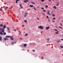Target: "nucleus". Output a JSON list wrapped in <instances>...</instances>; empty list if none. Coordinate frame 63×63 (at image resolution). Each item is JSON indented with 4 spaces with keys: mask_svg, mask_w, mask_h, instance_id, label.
I'll return each instance as SVG.
<instances>
[{
    "mask_svg": "<svg viewBox=\"0 0 63 63\" xmlns=\"http://www.w3.org/2000/svg\"><path fill=\"white\" fill-rule=\"evenodd\" d=\"M59 5V3H57V4H56V6H58Z\"/></svg>",
    "mask_w": 63,
    "mask_h": 63,
    "instance_id": "nucleus-11",
    "label": "nucleus"
},
{
    "mask_svg": "<svg viewBox=\"0 0 63 63\" xmlns=\"http://www.w3.org/2000/svg\"><path fill=\"white\" fill-rule=\"evenodd\" d=\"M38 28H40V29H43V28H44L42 27V26H38Z\"/></svg>",
    "mask_w": 63,
    "mask_h": 63,
    "instance_id": "nucleus-2",
    "label": "nucleus"
},
{
    "mask_svg": "<svg viewBox=\"0 0 63 63\" xmlns=\"http://www.w3.org/2000/svg\"><path fill=\"white\" fill-rule=\"evenodd\" d=\"M45 7H46V8H48V6L47 5H46Z\"/></svg>",
    "mask_w": 63,
    "mask_h": 63,
    "instance_id": "nucleus-18",
    "label": "nucleus"
},
{
    "mask_svg": "<svg viewBox=\"0 0 63 63\" xmlns=\"http://www.w3.org/2000/svg\"><path fill=\"white\" fill-rule=\"evenodd\" d=\"M19 39H20V40H22V38H19Z\"/></svg>",
    "mask_w": 63,
    "mask_h": 63,
    "instance_id": "nucleus-32",
    "label": "nucleus"
},
{
    "mask_svg": "<svg viewBox=\"0 0 63 63\" xmlns=\"http://www.w3.org/2000/svg\"><path fill=\"white\" fill-rule=\"evenodd\" d=\"M19 5L20 6V7H21V6H22L21 4H19Z\"/></svg>",
    "mask_w": 63,
    "mask_h": 63,
    "instance_id": "nucleus-39",
    "label": "nucleus"
},
{
    "mask_svg": "<svg viewBox=\"0 0 63 63\" xmlns=\"http://www.w3.org/2000/svg\"><path fill=\"white\" fill-rule=\"evenodd\" d=\"M60 47H61V48H63V46H61Z\"/></svg>",
    "mask_w": 63,
    "mask_h": 63,
    "instance_id": "nucleus-35",
    "label": "nucleus"
},
{
    "mask_svg": "<svg viewBox=\"0 0 63 63\" xmlns=\"http://www.w3.org/2000/svg\"><path fill=\"white\" fill-rule=\"evenodd\" d=\"M59 19H60V18H59Z\"/></svg>",
    "mask_w": 63,
    "mask_h": 63,
    "instance_id": "nucleus-63",
    "label": "nucleus"
},
{
    "mask_svg": "<svg viewBox=\"0 0 63 63\" xmlns=\"http://www.w3.org/2000/svg\"><path fill=\"white\" fill-rule=\"evenodd\" d=\"M61 26H62V23H61Z\"/></svg>",
    "mask_w": 63,
    "mask_h": 63,
    "instance_id": "nucleus-43",
    "label": "nucleus"
},
{
    "mask_svg": "<svg viewBox=\"0 0 63 63\" xmlns=\"http://www.w3.org/2000/svg\"><path fill=\"white\" fill-rule=\"evenodd\" d=\"M43 15H44V16H45V14L44 13H43Z\"/></svg>",
    "mask_w": 63,
    "mask_h": 63,
    "instance_id": "nucleus-46",
    "label": "nucleus"
},
{
    "mask_svg": "<svg viewBox=\"0 0 63 63\" xmlns=\"http://www.w3.org/2000/svg\"><path fill=\"white\" fill-rule=\"evenodd\" d=\"M53 8H54V9H57V8H56V7H55V6H54L53 7Z\"/></svg>",
    "mask_w": 63,
    "mask_h": 63,
    "instance_id": "nucleus-17",
    "label": "nucleus"
},
{
    "mask_svg": "<svg viewBox=\"0 0 63 63\" xmlns=\"http://www.w3.org/2000/svg\"><path fill=\"white\" fill-rule=\"evenodd\" d=\"M2 37L0 36V41H2Z\"/></svg>",
    "mask_w": 63,
    "mask_h": 63,
    "instance_id": "nucleus-16",
    "label": "nucleus"
},
{
    "mask_svg": "<svg viewBox=\"0 0 63 63\" xmlns=\"http://www.w3.org/2000/svg\"><path fill=\"white\" fill-rule=\"evenodd\" d=\"M26 15H25L24 16V17H26Z\"/></svg>",
    "mask_w": 63,
    "mask_h": 63,
    "instance_id": "nucleus-54",
    "label": "nucleus"
},
{
    "mask_svg": "<svg viewBox=\"0 0 63 63\" xmlns=\"http://www.w3.org/2000/svg\"><path fill=\"white\" fill-rule=\"evenodd\" d=\"M59 28H61V29H62V27L60 26H59Z\"/></svg>",
    "mask_w": 63,
    "mask_h": 63,
    "instance_id": "nucleus-26",
    "label": "nucleus"
},
{
    "mask_svg": "<svg viewBox=\"0 0 63 63\" xmlns=\"http://www.w3.org/2000/svg\"><path fill=\"white\" fill-rule=\"evenodd\" d=\"M0 27H2V26H3V24H0Z\"/></svg>",
    "mask_w": 63,
    "mask_h": 63,
    "instance_id": "nucleus-23",
    "label": "nucleus"
},
{
    "mask_svg": "<svg viewBox=\"0 0 63 63\" xmlns=\"http://www.w3.org/2000/svg\"><path fill=\"white\" fill-rule=\"evenodd\" d=\"M49 40H50V38H48V39H47V41H49Z\"/></svg>",
    "mask_w": 63,
    "mask_h": 63,
    "instance_id": "nucleus-33",
    "label": "nucleus"
},
{
    "mask_svg": "<svg viewBox=\"0 0 63 63\" xmlns=\"http://www.w3.org/2000/svg\"><path fill=\"white\" fill-rule=\"evenodd\" d=\"M54 30L56 32L55 33L56 34H58L59 33V31L57 29H54Z\"/></svg>",
    "mask_w": 63,
    "mask_h": 63,
    "instance_id": "nucleus-1",
    "label": "nucleus"
},
{
    "mask_svg": "<svg viewBox=\"0 0 63 63\" xmlns=\"http://www.w3.org/2000/svg\"><path fill=\"white\" fill-rule=\"evenodd\" d=\"M31 3H32V4H34V5H35V3L34 2H33L32 1H31Z\"/></svg>",
    "mask_w": 63,
    "mask_h": 63,
    "instance_id": "nucleus-14",
    "label": "nucleus"
},
{
    "mask_svg": "<svg viewBox=\"0 0 63 63\" xmlns=\"http://www.w3.org/2000/svg\"><path fill=\"white\" fill-rule=\"evenodd\" d=\"M18 32H19V33H21V32H20V31H18Z\"/></svg>",
    "mask_w": 63,
    "mask_h": 63,
    "instance_id": "nucleus-37",
    "label": "nucleus"
},
{
    "mask_svg": "<svg viewBox=\"0 0 63 63\" xmlns=\"http://www.w3.org/2000/svg\"><path fill=\"white\" fill-rule=\"evenodd\" d=\"M27 34H25V36H27Z\"/></svg>",
    "mask_w": 63,
    "mask_h": 63,
    "instance_id": "nucleus-52",
    "label": "nucleus"
},
{
    "mask_svg": "<svg viewBox=\"0 0 63 63\" xmlns=\"http://www.w3.org/2000/svg\"><path fill=\"white\" fill-rule=\"evenodd\" d=\"M56 28L57 29H58V27H56Z\"/></svg>",
    "mask_w": 63,
    "mask_h": 63,
    "instance_id": "nucleus-51",
    "label": "nucleus"
},
{
    "mask_svg": "<svg viewBox=\"0 0 63 63\" xmlns=\"http://www.w3.org/2000/svg\"><path fill=\"white\" fill-rule=\"evenodd\" d=\"M26 1H27V2H28V0H26Z\"/></svg>",
    "mask_w": 63,
    "mask_h": 63,
    "instance_id": "nucleus-48",
    "label": "nucleus"
},
{
    "mask_svg": "<svg viewBox=\"0 0 63 63\" xmlns=\"http://www.w3.org/2000/svg\"><path fill=\"white\" fill-rule=\"evenodd\" d=\"M11 37V36L9 35L6 36H5V38H10Z\"/></svg>",
    "mask_w": 63,
    "mask_h": 63,
    "instance_id": "nucleus-7",
    "label": "nucleus"
},
{
    "mask_svg": "<svg viewBox=\"0 0 63 63\" xmlns=\"http://www.w3.org/2000/svg\"><path fill=\"white\" fill-rule=\"evenodd\" d=\"M24 3H27V2H26V1L25 0H24Z\"/></svg>",
    "mask_w": 63,
    "mask_h": 63,
    "instance_id": "nucleus-31",
    "label": "nucleus"
},
{
    "mask_svg": "<svg viewBox=\"0 0 63 63\" xmlns=\"http://www.w3.org/2000/svg\"><path fill=\"white\" fill-rule=\"evenodd\" d=\"M52 16H55V15L54 14H52Z\"/></svg>",
    "mask_w": 63,
    "mask_h": 63,
    "instance_id": "nucleus-27",
    "label": "nucleus"
},
{
    "mask_svg": "<svg viewBox=\"0 0 63 63\" xmlns=\"http://www.w3.org/2000/svg\"><path fill=\"white\" fill-rule=\"evenodd\" d=\"M48 21H49V22H50V20L49 19H48Z\"/></svg>",
    "mask_w": 63,
    "mask_h": 63,
    "instance_id": "nucleus-36",
    "label": "nucleus"
},
{
    "mask_svg": "<svg viewBox=\"0 0 63 63\" xmlns=\"http://www.w3.org/2000/svg\"><path fill=\"white\" fill-rule=\"evenodd\" d=\"M32 51H33V52H35V50H32Z\"/></svg>",
    "mask_w": 63,
    "mask_h": 63,
    "instance_id": "nucleus-41",
    "label": "nucleus"
},
{
    "mask_svg": "<svg viewBox=\"0 0 63 63\" xmlns=\"http://www.w3.org/2000/svg\"><path fill=\"white\" fill-rule=\"evenodd\" d=\"M47 18H49L48 17V16H47Z\"/></svg>",
    "mask_w": 63,
    "mask_h": 63,
    "instance_id": "nucleus-49",
    "label": "nucleus"
},
{
    "mask_svg": "<svg viewBox=\"0 0 63 63\" xmlns=\"http://www.w3.org/2000/svg\"><path fill=\"white\" fill-rule=\"evenodd\" d=\"M47 14H48V15H49L50 16H51V14H50V13H50V10H47Z\"/></svg>",
    "mask_w": 63,
    "mask_h": 63,
    "instance_id": "nucleus-3",
    "label": "nucleus"
},
{
    "mask_svg": "<svg viewBox=\"0 0 63 63\" xmlns=\"http://www.w3.org/2000/svg\"><path fill=\"white\" fill-rule=\"evenodd\" d=\"M62 36H63V34H62Z\"/></svg>",
    "mask_w": 63,
    "mask_h": 63,
    "instance_id": "nucleus-60",
    "label": "nucleus"
},
{
    "mask_svg": "<svg viewBox=\"0 0 63 63\" xmlns=\"http://www.w3.org/2000/svg\"><path fill=\"white\" fill-rule=\"evenodd\" d=\"M42 10H44L45 9L43 7H41Z\"/></svg>",
    "mask_w": 63,
    "mask_h": 63,
    "instance_id": "nucleus-28",
    "label": "nucleus"
},
{
    "mask_svg": "<svg viewBox=\"0 0 63 63\" xmlns=\"http://www.w3.org/2000/svg\"><path fill=\"white\" fill-rule=\"evenodd\" d=\"M28 5H29V4H28Z\"/></svg>",
    "mask_w": 63,
    "mask_h": 63,
    "instance_id": "nucleus-59",
    "label": "nucleus"
},
{
    "mask_svg": "<svg viewBox=\"0 0 63 63\" xmlns=\"http://www.w3.org/2000/svg\"><path fill=\"white\" fill-rule=\"evenodd\" d=\"M37 20H39V18H38V17H37Z\"/></svg>",
    "mask_w": 63,
    "mask_h": 63,
    "instance_id": "nucleus-44",
    "label": "nucleus"
},
{
    "mask_svg": "<svg viewBox=\"0 0 63 63\" xmlns=\"http://www.w3.org/2000/svg\"><path fill=\"white\" fill-rule=\"evenodd\" d=\"M23 46L24 47H25L27 46V44H24Z\"/></svg>",
    "mask_w": 63,
    "mask_h": 63,
    "instance_id": "nucleus-10",
    "label": "nucleus"
},
{
    "mask_svg": "<svg viewBox=\"0 0 63 63\" xmlns=\"http://www.w3.org/2000/svg\"><path fill=\"white\" fill-rule=\"evenodd\" d=\"M7 29L8 31L9 30H10V29H9V28H7Z\"/></svg>",
    "mask_w": 63,
    "mask_h": 63,
    "instance_id": "nucleus-29",
    "label": "nucleus"
},
{
    "mask_svg": "<svg viewBox=\"0 0 63 63\" xmlns=\"http://www.w3.org/2000/svg\"><path fill=\"white\" fill-rule=\"evenodd\" d=\"M52 22H55V21H52Z\"/></svg>",
    "mask_w": 63,
    "mask_h": 63,
    "instance_id": "nucleus-47",
    "label": "nucleus"
},
{
    "mask_svg": "<svg viewBox=\"0 0 63 63\" xmlns=\"http://www.w3.org/2000/svg\"><path fill=\"white\" fill-rule=\"evenodd\" d=\"M53 19L54 20L55 19V17H54L53 18Z\"/></svg>",
    "mask_w": 63,
    "mask_h": 63,
    "instance_id": "nucleus-34",
    "label": "nucleus"
},
{
    "mask_svg": "<svg viewBox=\"0 0 63 63\" xmlns=\"http://www.w3.org/2000/svg\"><path fill=\"white\" fill-rule=\"evenodd\" d=\"M8 7L7 6L5 8H4V9L5 10H6L7 9H8Z\"/></svg>",
    "mask_w": 63,
    "mask_h": 63,
    "instance_id": "nucleus-20",
    "label": "nucleus"
},
{
    "mask_svg": "<svg viewBox=\"0 0 63 63\" xmlns=\"http://www.w3.org/2000/svg\"><path fill=\"white\" fill-rule=\"evenodd\" d=\"M13 37V36H11L10 38V39L11 40H12V41H14V39Z\"/></svg>",
    "mask_w": 63,
    "mask_h": 63,
    "instance_id": "nucleus-4",
    "label": "nucleus"
},
{
    "mask_svg": "<svg viewBox=\"0 0 63 63\" xmlns=\"http://www.w3.org/2000/svg\"><path fill=\"white\" fill-rule=\"evenodd\" d=\"M0 35H3V33L2 32H0Z\"/></svg>",
    "mask_w": 63,
    "mask_h": 63,
    "instance_id": "nucleus-9",
    "label": "nucleus"
},
{
    "mask_svg": "<svg viewBox=\"0 0 63 63\" xmlns=\"http://www.w3.org/2000/svg\"><path fill=\"white\" fill-rule=\"evenodd\" d=\"M5 31V29L3 28H2V30H1V31L3 33L4 32V31Z\"/></svg>",
    "mask_w": 63,
    "mask_h": 63,
    "instance_id": "nucleus-5",
    "label": "nucleus"
},
{
    "mask_svg": "<svg viewBox=\"0 0 63 63\" xmlns=\"http://www.w3.org/2000/svg\"><path fill=\"white\" fill-rule=\"evenodd\" d=\"M51 13H52V14H53V12H51Z\"/></svg>",
    "mask_w": 63,
    "mask_h": 63,
    "instance_id": "nucleus-58",
    "label": "nucleus"
},
{
    "mask_svg": "<svg viewBox=\"0 0 63 63\" xmlns=\"http://www.w3.org/2000/svg\"><path fill=\"white\" fill-rule=\"evenodd\" d=\"M33 9L34 10H35V11H37V9H36V8L34 7L33 8Z\"/></svg>",
    "mask_w": 63,
    "mask_h": 63,
    "instance_id": "nucleus-22",
    "label": "nucleus"
},
{
    "mask_svg": "<svg viewBox=\"0 0 63 63\" xmlns=\"http://www.w3.org/2000/svg\"><path fill=\"white\" fill-rule=\"evenodd\" d=\"M43 11L44 12H46V10H43Z\"/></svg>",
    "mask_w": 63,
    "mask_h": 63,
    "instance_id": "nucleus-40",
    "label": "nucleus"
},
{
    "mask_svg": "<svg viewBox=\"0 0 63 63\" xmlns=\"http://www.w3.org/2000/svg\"><path fill=\"white\" fill-rule=\"evenodd\" d=\"M39 1V0H38Z\"/></svg>",
    "mask_w": 63,
    "mask_h": 63,
    "instance_id": "nucleus-64",
    "label": "nucleus"
},
{
    "mask_svg": "<svg viewBox=\"0 0 63 63\" xmlns=\"http://www.w3.org/2000/svg\"><path fill=\"white\" fill-rule=\"evenodd\" d=\"M21 8H23V7H22V6H21Z\"/></svg>",
    "mask_w": 63,
    "mask_h": 63,
    "instance_id": "nucleus-53",
    "label": "nucleus"
},
{
    "mask_svg": "<svg viewBox=\"0 0 63 63\" xmlns=\"http://www.w3.org/2000/svg\"><path fill=\"white\" fill-rule=\"evenodd\" d=\"M8 32H9V33H10V31L9 30L8 31Z\"/></svg>",
    "mask_w": 63,
    "mask_h": 63,
    "instance_id": "nucleus-50",
    "label": "nucleus"
},
{
    "mask_svg": "<svg viewBox=\"0 0 63 63\" xmlns=\"http://www.w3.org/2000/svg\"><path fill=\"white\" fill-rule=\"evenodd\" d=\"M58 43H59L60 42V40H59V41H57Z\"/></svg>",
    "mask_w": 63,
    "mask_h": 63,
    "instance_id": "nucleus-45",
    "label": "nucleus"
},
{
    "mask_svg": "<svg viewBox=\"0 0 63 63\" xmlns=\"http://www.w3.org/2000/svg\"><path fill=\"white\" fill-rule=\"evenodd\" d=\"M3 33H4V35H6V32H4Z\"/></svg>",
    "mask_w": 63,
    "mask_h": 63,
    "instance_id": "nucleus-25",
    "label": "nucleus"
},
{
    "mask_svg": "<svg viewBox=\"0 0 63 63\" xmlns=\"http://www.w3.org/2000/svg\"><path fill=\"white\" fill-rule=\"evenodd\" d=\"M14 31H16V29H14Z\"/></svg>",
    "mask_w": 63,
    "mask_h": 63,
    "instance_id": "nucleus-38",
    "label": "nucleus"
},
{
    "mask_svg": "<svg viewBox=\"0 0 63 63\" xmlns=\"http://www.w3.org/2000/svg\"><path fill=\"white\" fill-rule=\"evenodd\" d=\"M49 26H48L46 28V30H48V29H49Z\"/></svg>",
    "mask_w": 63,
    "mask_h": 63,
    "instance_id": "nucleus-6",
    "label": "nucleus"
},
{
    "mask_svg": "<svg viewBox=\"0 0 63 63\" xmlns=\"http://www.w3.org/2000/svg\"><path fill=\"white\" fill-rule=\"evenodd\" d=\"M0 11H2V9H1V8H0Z\"/></svg>",
    "mask_w": 63,
    "mask_h": 63,
    "instance_id": "nucleus-57",
    "label": "nucleus"
},
{
    "mask_svg": "<svg viewBox=\"0 0 63 63\" xmlns=\"http://www.w3.org/2000/svg\"><path fill=\"white\" fill-rule=\"evenodd\" d=\"M41 1L42 2H44L45 1V0H41Z\"/></svg>",
    "mask_w": 63,
    "mask_h": 63,
    "instance_id": "nucleus-21",
    "label": "nucleus"
},
{
    "mask_svg": "<svg viewBox=\"0 0 63 63\" xmlns=\"http://www.w3.org/2000/svg\"><path fill=\"white\" fill-rule=\"evenodd\" d=\"M3 27L4 29H5V28H6V26H5V25H4L3 26Z\"/></svg>",
    "mask_w": 63,
    "mask_h": 63,
    "instance_id": "nucleus-12",
    "label": "nucleus"
},
{
    "mask_svg": "<svg viewBox=\"0 0 63 63\" xmlns=\"http://www.w3.org/2000/svg\"><path fill=\"white\" fill-rule=\"evenodd\" d=\"M24 21L25 22H27V20H24Z\"/></svg>",
    "mask_w": 63,
    "mask_h": 63,
    "instance_id": "nucleus-24",
    "label": "nucleus"
},
{
    "mask_svg": "<svg viewBox=\"0 0 63 63\" xmlns=\"http://www.w3.org/2000/svg\"><path fill=\"white\" fill-rule=\"evenodd\" d=\"M20 1V0H16V4L17 3V1Z\"/></svg>",
    "mask_w": 63,
    "mask_h": 63,
    "instance_id": "nucleus-13",
    "label": "nucleus"
},
{
    "mask_svg": "<svg viewBox=\"0 0 63 63\" xmlns=\"http://www.w3.org/2000/svg\"><path fill=\"white\" fill-rule=\"evenodd\" d=\"M25 15H26V16H27V15H28V13H25Z\"/></svg>",
    "mask_w": 63,
    "mask_h": 63,
    "instance_id": "nucleus-19",
    "label": "nucleus"
},
{
    "mask_svg": "<svg viewBox=\"0 0 63 63\" xmlns=\"http://www.w3.org/2000/svg\"><path fill=\"white\" fill-rule=\"evenodd\" d=\"M37 7H38V8H39V6H38Z\"/></svg>",
    "mask_w": 63,
    "mask_h": 63,
    "instance_id": "nucleus-56",
    "label": "nucleus"
},
{
    "mask_svg": "<svg viewBox=\"0 0 63 63\" xmlns=\"http://www.w3.org/2000/svg\"><path fill=\"white\" fill-rule=\"evenodd\" d=\"M15 44H16V42H15Z\"/></svg>",
    "mask_w": 63,
    "mask_h": 63,
    "instance_id": "nucleus-61",
    "label": "nucleus"
},
{
    "mask_svg": "<svg viewBox=\"0 0 63 63\" xmlns=\"http://www.w3.org/2000/svg\"><path fill=\"white\" fill-rule=\"evenodd\" d=\"M49 1L50 2H51V0H49Z\"/></svg>",
    "mask_w": 63,
    "mask_h": 63,
    "instance_id": "nucleus-55",
    "label": "nucleus"
},
{
    "mask_svg": "<svg viewBox=\"0 0 63 63\" xmlns=\"http://www.w3.org/2000/svg\"><path fill=\"white\" fill-rule=\"evenodd\" d=\"M61 41H63V39H62V38H61Z\"/></svg>",
    "mask_w": 63,
    "mask_h": 63,
    "instance_id": "nucleus-42",
    "label": "nucleus"
},
{
    "mask_svg": "<svg viewBox=\"0 0 63 63\" xmlns=\"http://www.w3.org/2000/svg\"><path fill=\"white\" fill-rule=\"evenodd\" d=\"M11 44H12V45H14V43L13 42H12L11 43Z\"/></svg>",
    "mask_w": 63,
    "mask_h": 63,
    "instance_id": "nucleus-30",
    "label": "nucleus"
},
{
    "mask_svg": "<svg viewBox=\"0 0 63 63\" xmlns=\"http://www.w3.org/2000/svg\"><path fill=\"white\" fill-rule=\"evenodd\" d=\"M29 6L30 7H33V5H30Z\"/></svg>",
    "mask_w": 63,
    "mask_h": 63,
    "instance_id": "nucleus-15",
    "label": "nucleus"
},
{
    "mask_svg": "<svg viewBox=\"0 0 63 63\" xmlns=\"http://www.w3.org/2000/svg\"><path fill=\"white\" fill-rule=\"evenodd\" d=\"M9 40L8 39H7V38H4V41H6V40Z\"/></svg>",
    "mask_w": 63,
    "mask_h": 63,
    "instance_id": "nucleus-8",
    "label": "nucleus"
},
{
    "mask_svg": "<svg viewBox=\"0 0 63 63\" xmlns=\"http://www.w3.org/2000/svg\"><path fill=\"white\" fill-rule=\"evenodd\" d=\"M52 1H54V0H52Z\"/></svg>",
    "mask_w": 63,
    "mask_h": 63,
    "instance_id": "nucleus-62",
    "label": "nucleus"
}]
</instances>
